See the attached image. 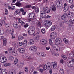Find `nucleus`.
Wrapping results in <instances>:
<instances>
[{"instance_id": "obj_1", "label": "nucleus", "mask_w": 74, "mask_h": 74, "mask_svg": "<svg viewBox=\"0 0 74 74\" xmlns=\"http://www.w3.org/2000/svg\"><path fill=\"white\" fill-rule=\"evenodd\" d=\"M40 14H42V16H41L40 17V19L42 20V21L43 18H45L46 16V14L45 12L44 11H42L40 12Z\"/></svg>"}, {"instance_id": "obj_2", "label": "nucleus", "mask_w": 74, "mask_h": 74, "mask_svg": "<svg viewBox=\"0 0 74 74\" xmlns=\"http://www.w3.org/2000/svg\"><path fill=\"white\" fill-rule=\"evenodd\" d=\"M61 42H62V40L59 38H57L55 41V44L56 45H59Z\"/></svg>"}, {"instance_id": "obj_3", "label": "nucleus", "mask_w": 74, "mask_h": 74, "mask_svg": "<svg viewBox=\"0 0 74 74\" xmlns=\"http://www.w3.org/2000/svg\"><path fill=\"white\" fill-rule=\"evenodd\" d=\"M30 51H32L33 52H36L37 50V47L36 46H32L29 48Z\"/></svg>"}, {"instance_id": "obj_4", "label": "nucleus", "mask_w": 74, "mask_h": 74, "mask_svg": "<svg viewBox=\"0 0 74 74\" xmlns=\"http://www.w3.org/2000/svg\"><path fill=\"white\" fill-rule=\"evenodd\" d=\"M43 10L46 13L48 14L50 12V10L49 8L47 7H45L43 8Z\"/></svg>"}, {"instance_id": "obj_5", "label": "nucleus", "mask_w": 74, "mask_h": 74, "mask_svg": "<svg viewBox=\"0 0 74 74\" xmlns=\"http://www.w3.org/2000/svg\"><path fill=\"white\" fill-rule=\"evenodd\" d=\"M57 34L56 32H53L51 34L50 37H51L52 39H55V37L57 36Z\"/></svg>"}, {"instance_id": "obj_6", "label": "nucleus", "mask_w": 74, "mask_h": 74, "mask_svg": "<svg viewBox=\"0 0 74 74\" xmlns=\"http://www.w3.org/2000/svg\"><path fill=\"white\" fill-rule=\"evenodd\" d=\"M62 1H56V3H55V5L56 7H60V4H62Z\"/></svg>"}, {"instance_id": "obj_7", "label": "nucleus", "mask_w": 74, "mask_h": 74, "mask_svg": "<svg viewBox=\"0 0 74 74\" xmlns=\"http://www.w3.org/2000/svg\"><path fill=\"white\" fill-rule=\"evenodd\" d=\"M50 23V21H49L48 22H46V23H44V25L47 26V27H49L50 26H51V25H52V23L51 22Z\"/></svg>"}, {"instance_id": "obj_8", "label": "nucleus", "mask_w": 74, "mask_h": 74, "mask_svg": "<svg viewBox=\"0 0 74 74\" xmlns=\"http://www.w3.org/2000/svg\"><path fill=\"white\" fill-rule=\"evenodd\" d=\"M18 51L21 53H25V49L23 48H20L18 49Z\"/></svg>"}, {"instance_id": "obj_9", "label": "nucleus", "mask_w": 74, "mask_h": 74, "mask_svg": "<svg viewBox=\"0 0 74 74\" xmlns=\"http://www.w3.org/2000/svg\"><path fill=\"white\" fill-rule=\"evenodd\" d=\"M21 10H17L14 13V15H20V12Z\"/></svg>"}, {"instance_id": "obj_10", "label": "nucleus", "mask_w": 74, "mask_h": 74, "mask_svg": "<svg viewBox=\"0 0 74 74\" xmlns=\"http://www.w3.org/2000/svg\"><path fill=\"white\" fill-rule=\"evenodd\" d=\"M40 42L43 45H45L47 44V40L45 39H43L40 40Z\"/></svg>"}, {"instance_id": "obj_11", "label": "nucleus", "mask_w": 74, "mask_h": 74, "mask_svg": "<svg viewBox=\"0 0 74 74\" xmlns=\"http://www.w3.org/2000/svg\"><path fill=\"white\" fill-rule=\"evenodd\" d=\"M30 32H35V28L33 26H31L29 30H28Z\"/></svg>"}, {"instance_id": "obj_12", "label": "nucleus", "mask_w": 74, "mask_h": 74, "mask_svg": "<svg viewBox=\"0 0 74 74\" xmlns=\"http://www.w3.org/2000/svg\"><path fill=\"white\" fill-rule=\"evenodd\" d=\"M67 66L68 67H73V65L72 64V63H71V61H69L67 63Z\"/></svg>"}, {"instance_id": "obj_13", "label": "nucleus", "mask_w": 74, "mask_h": 74, "mask_svg": "<svg viewBox=\"0 0 74 74\" xmlns=\"http://www.w3.org/2000/svg\"><path fill=\"white\" fill-rule=\"evenodd\" d=\"M29 43L30 45H32L34 44V41L33 39H30L29 40Z\"/></svg>"}, {"instance_id": "obj_14", "label": "nucleus", "mask_w": 74, "mask_h": 74, "mask_svg": "<svg viewBox=\"0 0 74 74\" xmlns=\"http://www.w3.org/2000/svg\"><path fill=\"white\" fill-rule=\"evenodd\" d=\"M40 35H37L35 37V41L36 42H38L39 39H40V38L39 37V36H40Z\"/></svg>"}, {"instance_id": "obj_15", "label": "nucleus", "mask_w": 74, "mask_h": 74, "mask_svg": "<svg viewBox=\"0 0 74 74\" xmlns=\"http://www.w3.org/2000/svg\"><path fill=\"white\" fill-rule=\"evenodd\" d=\"M28 33L29 35H32L35 33V32H32V31H28Z\"/></svg>"}, {"instance_id": "obj_16", "label": "nucleus", "mask_w": 74, "mask_h": 74, "mask_svg": "<svg viewBox=\"0 0 74 74\" xmlns=\"http://www.w3.org/2000/svg\"><path fill=\"white\" fill-rule=\"evenodd\" d=\"M69 56L70 57V58H73L74 56V51L71 52L70 53L69 55Z\"/></svg>"}, {"instance_id": "obj_17", "label": "nucleus", "mask_w": 74, "mask_h": 74, "mask_svg": "<svg viewBox=\"0 0 74 74\" xmlns=\"http://www.w3.org/2000/svg\"><path fill=\"white\" fill-rule=\"evenodd\" d=\"M15 5L16 6H17L18 7H21V5H22V4H21L20 2H17L15 3Z\"/></svg>"}, {"instance_id": "obj_18", "label": "nucleus", "mask_w": 74, "mask_h": 74, "mask_svg": "<svg viewBox=\"0 0 74 74\" xmlns=\"http://www.w3.org/2000/svg\"><path fill=\"white\" fill-rule=\"evenodd\" d=\"M24 38L22 36H18V40H19V41H21V40H23Z\"/></svg>"}, {"instance_id": "obj_19", "label": "nucleus", "mask_w": 74, "mask_h": 74, "mask_svg": "<svg viewBox=\"0 0 74 74\" xmlns=\"http://www.w3.org/2000/svg\"><path fill=\"white\" fill-rule=\"evenodd\" d=\"M13 26L14 27V28H15L16 29H17V28L18 27V25L15 23L13 24Z\"/></svg>"}, {"instance_id": "obj_20", "label": "nucleus", "mask_w": 74, "mask_h": 74, "mask_svg": "<svg viewBox=\"0 0 74 74\" xmlns=\"http://www.w3.org/2000/svg\"><path fill=\"white\" fill-rule=\"evenodd\" d=\"M4 33V30L3 29H0V34H3Z\"/></svg>"}, {"instance_id": "obj_21", "label": "nucleus", "mask_w": 74, "mask_h": 74, "mask_svg": "<svg viewBox=\"0 0 74 74\" xmlns=\"http://www.w3.org/2000/svg\"><path fill=\"white\" fill-rule=\"evenodd\" d=\"M53 48H54V49L56 50V51H58L59 49V47H57L56 48L55 45H53Z\"/></svg>"}, {"instance_id": "obj_22", "label": "nucleus", "mask_w": 74, "mask_h": 74, "mask_svg": "<svg viewBox=\"0 0 74 74\" xmlns=\"http://www.w3.org/2000/svg\"><path fill=\"white\" fill-rule=\"evenodd\" d=\"M14 51V50L12 49V47H10V48L9 49V53H13V52Z\"/></svg>"}, {"instance_id": "obj_23", "label": "nucleus", "mask_w": 74, "mask_h": 74, "mask_svg": "<svg viewBox=\"0 0 74 74\" xmlns=\"http://www.w3.org/2000/svg\"><path fill=\"white\" fill-rule=\"evenodd\" d=\"M69 6H68L66 8H65V7H64V9H63V11L64 12H66V11H67L68 10H69Z\"/></svg>"}, {"instance_id": "obj_24", "label": "nucleus", "mask_w": 74, "mask_h": 74, "mask_svg": "<svg viewBox=\"0 0 74 74\" xmlns=\"http://www.w3.org/2000/svg\"><path fill=\"white\" fill-rule=\"evenodd\" d=\"M1 73L2 74H7V72L5 71V70L4 69H2Z\"/></svg>"}, {"instance_id": "obj_25", "label": "nucleus", "mask_w": 74, "mask_h": 74, "mask_svg": "<svg viewBox=\"0 0 74 74\" xmlns=\"http://www.w3.org/2000/svg\"><path fill=\"white\" fill-rule=\"evenodd\" d=\"M55 29H56V27L55 25H53L51 29V31H53L55 30Z\"/></svg>"}, {"instance_id": "obj_26", "label": "nucleus", "mask_w": 74, "mask_h": 74, "mask_svg": "<svg viewBox=\"0 0 74 74\" xmlns=\"http://www.w3.org/2000/svg\"><path fill=\"white\" fill-rule=\"evenodd\" d=\"M52 10L53 11H56V7L54 5H53L52 7Z\"/></svg>"}, {"instance_id": "obj_27", "label": "nucleus", "mask_w": 74, "mask_h": 74, "mask_svg": "<svg viewBox=\"0 0 74 74\" xmlns=\"http://www.w3.org/2000/svg\"><path fill=\"white\" fill-rule=\"evenodd\" d=\"M4 66H5V67H7V66H11V63H8L7 64H4Z\"/></svg>"}, {"instance_id": "obj_28", "label": "nucleus", "mask_w": 74, "mask_h": 74, "mask_svg": "<svg viewBox=\"0 0 74 74\" xmlns=\"http://www.w3.org/2000/svg\"><path fill=\"white\" fill-rule=\"evenodd\" d=\"M35 9V12L36 13H38L39 12V8H38L36 7Z\"/></svg>"}, {"instance_id": "obj_29", "label": "nucleus", "mask_w": 74, "mask_h": 74, "mask_svg": "<svg viewBox=\"0 0 74 74\" xmlns=\"http://www.w3.org/2000/svg\"><path fill=\"white\" fill-rule=\"evenodd\" d=\"M18 59L16 58L14 62V64H17L18 63Z\"/></svg>"}, {"instance_id": "obj_30", "label": "nucleus", "mask_w": 74, "mask_h": 74, "mask_svg": "<svg viewBox=\"0 0 74 74\" xmlns=\"http://www.w3.org/2000/svg\"><path fill=\"white\" fill-rule=\"evenodd\" d=\"M61 56L63 59H64V60H66V59H67V57L65 55H62Z\"/></svg>"}, {"instance_id": "obj_31", "label": "nucleus", "mask_w": 74, "mask_h": 74, "mask_svg": "<svg viewBox=\"0 0 74 74\" xmlns=\"http://www.w3.org/2000/svg\"><path fill=\"white\" fill-rule=\"evenodd\" d=\"M5 15H7V14H8V11L7 9H5Z\"/></svg>"}, {"instance_id": "obj_32", "label": "nucleus", "mask_w": 74, "mask_h": 74, "mask_svg": "<svg viewBox=\"0 0 74 74\" xmlns=\"http://www.w3.org/2000/svg\"><path fill=\"white\" fill-rule=\"evenodd\" d=\"M59 72L61 73V74H64V71L62 69H60L59 71Z\"/></svg>"}, {"instance_id": "obj_33", "label": "nucleus", "mask_w": 74, "mask_h": 74, "mask_svg": "<svg viewBox=\"0 0 74 74\" xmlns=\"http://www.w3.org/2000/svg\"><path fill=\"white\" fill-rule=\"evenodd\" d=\"M9 59L10 60H14V57L11 56H10Z\"/></svg>"}, {"instance_id": "obj_34", "label": "nucleus", "mask_w": 74, "mask_h": 74, "mask_svg": "<svg viewBox=\"0 0 74 74\" xmlns=\"http://www.w3.org/2000/svg\"><path fill=\"white\" fill-rule=\"evenodd\" d=\"M37 26H40V27H41V23L39 21L38 23Z\"/></svg>"}, {"instance_id": "obj_35", "label": "nucleus", "mask_w": 74, "mask_h": 74, "mask_svg": "<svg viewBox=\"0 0 74 74\" xmlns=\"http://www.w3.org/2000/svg\"><path fill=\"white\" fill-rule=\"evenodd\" d=\"M41 32L42 34H45V29H41Z\"/></svg>"}, {"instance_id": "obj_36", "label": "nucleus", "mask_w": 74, "mask_h": 74, "mask_svg": "<svg viewBox=\"0 0 74 74\" xmlns=\"http://www.w3.org/2000/svg\"><path fill=\"white\" fill-rule=\"evenodd\" d=\"M47 69V66L46 65H44L43 67V70L44 71L46 70Z\"/></svg>"}, {"instance_id": "obj_37", "label": "nucleus", "mask_w": 74, "mask_h": 74, "mask_svg": "<svg viewBox=\"0 0 74 74\" xmlns=\"http://www.w3.org/2000/svg\"><path fill=\"white\" fill-rule=\"evenodd\" d=\"M5 25L7 28H8V29L10 28V25H9V24L8 23L6 25L5 24Z\"/></svg>"}, {"instance_id": "obj_38", "label": "nucleus", "mask_w": 74, "mask_h": 74, "mask_svg": "<svg viewBox=\"0 0 74 74\" xmlns=\"http://www.w3.org/2000/svg\"><path fill=\"white\" fill-rule=\"evenodd\" d=\"M31 5H28L25 7L26 8H30L31 7Z\"/></svg>"}, {"instance_id": "obj_39", "label": "nucleus", "mask_w": 74, "mask_h": 74, "mask_svg": "<svg viewBox=\"0 0 74 74\" xmlns=\"http://www.w3.org/2000/svg\"><path fill=\"white\" fill-rule=\"evenodd\" d=\"M55 64L53 66L54 69H56V68L57 64L56 62H55Z\"/></svg>"}, {"instance_id": "obj_40", "label": "nucleus", "mask_w": 74, "mask_h": 74, "mask_svg": "<svg viewBox=\"0 0 74 74\" xmlns=\"http://www.w3.org/2000/svg\"><path fill=\"white\" fill-rule=\"evenodd\" d=\"M49 43L50 45H52V44H53V43L52 42V40H51L49 39Z\"/></svg>"}, {"instance_id": "obj_41", "label": "nucleus", "mask_w": 74, "mask_h": 74, "mask_svg": "<svg viewBox=\"0 0 74 74\" xmlns=\"http://www.w3.org/2000/svg\"><path fill=\"white\" fill-rule=\"evenodd\" d=\"M3 42H7V39L6 38L3 39Z\"/></svg>"}, {"instance_id": "obj_42", "label": "nucleus", "mask_w": 74, "mask_h": 74, "mask_svg": "<svg viewBox=\"0 0 74 74\" xmlns=\"http://www.w3.org/2000/svg\"><path fill=\"white\" fill-rule=\"evenodd\" d=\"M27 40H25L23 42V44H27Z\"/></svg>"}, {"instance_id": "obj_43", "label": "nucleus", "mask_w": 74, "mask_h": 74, "mask_svg": "<svg viewBox=\"0 0 74 74\" xmlns=\"http://www.w3.org/2000/svg\"><path fill=\"white\" fill-rule=\"evenodd\" d=\"M67 14L66 13H65L64 14L63 16L65 18H67Z\"/></svg>"}, {"instance_id": "obj_44", "label": "nucleus", "mask_w": 74, "mask_h": 74, "mask_svg": "<svg viewBox=\"0 0 74 74\" xmlns=\"http://www.w3.org/2000/svg\"><path fill=\"white\" fill-rule=\"evenodd\" d=\"M41 56L44 57L45 56V53H41Z\"/></svg>"}, {"instance_id": "obj_45", "label": "nucleus", "mask_w": 74, "mask_h": 74, "mask_svg": "<svg viewBox=\"0 0 74 74\" xmlns=\"http://www.w3.org/2000/svg\"><path fill=\"white\" fill-rule=\"evenodd\" d=\"M56 54L55 52L54 51H53L52 52V55H53V56H56V55H55Z\"/></svg>"}, {"instance_id": "obj_46", "label": "nucleus", "mask_w": 74, "mask_h": 74, "mask_svg": "<svg viewBox=\"0 0 74 74\" xmlns=\"http://www.w3.org/2000/svg\"><path fill=\"white\" fill-rule=\"evenodd\" d=\"M17 66L18 67V68H21V65L20 64H18L17 65Z\"/></svg>"}, {"instance_id": "obj_47", "label": "nucleus", "mask_w": 74, "mask_h": 74, "mask_svg": "<svg viewBox=\"0 0 74 74\" xmlns=\"http://www.w3.org/2000/svg\"><path fill=\"white\" fill-rule=\"evenodd\" d=\"M41 52H38V53L37 55L38 56H41Z\"/></svg>"}, {"instance_id": "obj_48", "label": "nucleus", "mask_w": 74, "mask_h": 74, "mask_svg": "<svg viewBox=\"0 0 74 74\" xmlns=\"http://www.w3.org/2000/svg\"><path fill=\"white\" fill-rule=\"evenodd\" d=\"M1 23H2L3 25H5V21H4V20H3L1 21Z\"/></svg>"}, {"instance_id": "obj_49", "label": "nucleus", "mask_w": 74, "mask_h": 74, "mask_svg": "<svg viewBox=\"0 0 74 74\" xmlns=\"http://www.w3.org/2000/svg\"><path fill=\"white\" fill-rule=\"evenodd\" d=\"M25 69H26V70H25V72H26L27 73H28V69H27V68L26 67L25 68Z\"/></svg>"}, {"instance_id": "obj_50", "label": "nucleus", "mask_w": 74, "mask_h": 74, "mask_svg": "<svg viewBox=\"0 0 74 74\" xmlns=\"http://www.w3.org/2000/svg\"><path fill=\"white\" fill-rule=\"evenodd\" d=\"M61 19L62 20H64V19H66V18L64 17V16H63V15L61 16Z\"/></svg>"}, {"instance_id": "obj_51", "label": "nucleus", "mask_w": 74, "mask_h": 74, "mask_svg": "<svg viewBox=\"0 0 74 74\" xmlns=\"http://www.w3.org/2000/svg\"><path fill=\"white\" fill-rule=\"evenodd\" d=\"M30 68L31 69H33V68L34 67V66L32 65H30Z\"/></svg>"}, {"instance_id": "obj_52", "label": "nucleus", "mask_w": 74, "mask_h": 74, "mask_svg": "<svg viewBox=\"0 0 74 74\" xmlns=\"http://www.w3.org/2000/svg\"><path fill=\"white\" fill-rule=\"evenodd\" d=\"M56 62H53L51 63V66H53L55 64Z\"/></svg>"}, {"instance_id": "obj_53", "label": "nucleus", "mask_w": 74, "mask_h": 74, "mask_svg": "<svg viewBox=\"0 0 74 74\" xmlns=\"http://www.w3.org/2000/svg\"><path fill=\"white\" fill-rule=\"evenodd\" d=\"M39 70H40V72L41 73H43V70L42 69H39Z\"/></svg>"}, {"instance_id": "obj_54", "label": "nucleus", "mask_w": 74, "mask_h": 74, "mask_svg": "<svg viewBox=\"0 0 74 74\" xmlns=\"http://www.w3.org/2000/svg\"><path fill=\"white\" fill-rule=\"evenodd\" d=\"M64 42H65L66 43H67V42H68V40H66V39H64Z\"/></svg>"}, {"instance_id": "obj_55", "label": "nucleus", "mask_w": 74, "mask_h": 74, "mask_svg": "<svg viewBox=\"0 0 74 74\" xmlns=\"http://www.w3.org/2000/svg\"><path fill=\"white\" fill-rule=\"evenodd\" d=\"M20 10V11H21V12H24V11H25L24 9H23V8L21 9Z\"/></svg>"}, {"instance_id": "obj_56", "label": "nucleus", "mask_w": 74, "mask_h": 74, "mask_svg": "<svg viewBox=\"0 0 74 74\" xmlns=\"http://www.w3.org/2000/svg\"><path fill=\"white\" fill-rule=\"evenodd\" d=\"M23 44V43L21 42H19V45H20V46H21V45H22Z\"/></svg>"}, {"instance_id": "obj_57", "label": "nucleus", "mask_w": 74, "mask_h": 74, "mask_svg": "<svg viewBox=\"0 0 74 74\" xmlns=\"http://www.w3.org/2000/svg\"><path fill=\"white\" fill-rule=\"evenodd\" d=\"M70 3H71V4H72L73 3V0H69V1Z\"/></svg>"}, {"instance_id": "obj_58", "label": "nucleus", "mask_w": 74, "mask_h": 74, "mask_svg": "<svg viewBox=\"0 0 74 74\" xmlns=\"http://www.w3.org/2000/svg\"><path fill=\"white\" fill-rule=\"evenodd\" d=\"M22 21L20 19H19L18 20V22L19 23H21V22H22Z\"/></svg>"}, {"instance_id": "obj_59", "label": "nucleus", "mask_w": 74, "mask_h": 74, "mask_svg": "<svg viewBox=\"0 0 74 74\" xmlns=\"http://www.w3.org/2000/svg\"><path fill=\"white\" fill-rule=\"evenodd\" d=\"M49 49H50V47H46V49L47 51H48V50H49Z\"/></svg>"}, {"instance_id": "obj_60", "label": "nucleus", "mask_w": 74, "mask_h": 74, "mask_svg": "<svg viewBox=\"0 0 74 74\" xmlns=\"http://www.w3.org/2000/svg\"><path fill=\"white\" fill-rule=\"evenodd\" d=\"M74 7V4H73L70 7V8H72V9Z\"/></svg>"}, {"instance_id": "obj_61", "label": "nucleus", "mask_w": 74, "mask_h": 74, "mask_svg": "<svg viewBox=\"0 0 74 74\" xmlns=\"http://www.w3.org/2000/svg\"><path fill=\"white\" fill-rule=\"evenodd\" d=\"M28 26V24L27 23L26 24L24 25L25 27H27Z\"/></svg>"}, {"instance_id": "obj_62", "label": "nucleus", "mask_w": 74, "mask_h": 74, "mask_svg": "<svg viewBox=\"0 0 74 74\" xmlns=\"http://www.w3.org/2000/svg\"><path fill=\"white\" fill-rule=\"evenodd\" d=\"M60 62L61 63H63V60L61 59L60 60Z\"/></svg>"}, {"instance_id": "obj_63", "label": "nucleus", "mask_w": 74, "mask_h": 74, "mask_svg": "<svg viewBox=\"0 0 74 74\" xmlns=\"http://www.w3.org/2000/svg\"><path fill=\"white\" fill-rule=\"evenodd\" d=\"M21 23V25H23V24H25V23H24V22L23 21H22Z\"/></svg>"}, {"instance_id": "obj_64", "label": "nucleus", "mask_w": 74, "mask_h": 74, "mask_svg": "<svg viewBox=\"0 0 74 74\" xmlns=\"http://www.w3.org/2000/svg\"><path fill=\"white\" fill-rule=\"evenodd\" d=\"M6 44H7V42H3V45L4 46H5V45H6Z\"/></svg>"}]
</instances>
